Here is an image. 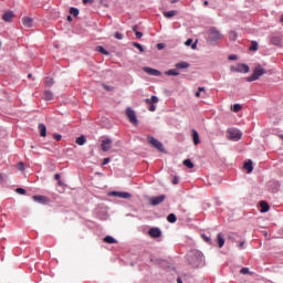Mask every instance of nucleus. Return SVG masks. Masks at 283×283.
<instances>
[{
	"instance_id": "f257e3e1",
	"label": "nucleus",
	"mask_w": 283,
	"mask_h": 283,
	"mask_svg": "<svg viewBox=\"0 0 283 283\" xmlns=\"http://www.w3.org/2000/svg\"><path fill=\"white\" fill-rule=\"evenodd\" d=\"M188 264L192 266V269H199L205 263V255L202 252L198 250L190 251L187 255Z\"/></svg>"
},
{
	"instance_id": "f03ea898",
	"label": "nucleus",
	"mask_w": 283,
	"mask_h": 283,
	"mask_svg": "<svg viewBox=\"0 0 283 283\" xmlns=\"http://www.w3.org/2000/svg\"><path fill=\"white\" fill-rule=\"evenodd\" d=\"M220 39H222V33H220L218 29L211 28L208 31V38H207L208 43H218Z\"/></svg>"
},
{
	"instance_id": "7ed1b4c3",
	"label": "nucleus",
	"mask_w": 283,
	"mask_h": 283,
	"mask_svg": "<svg viewBox=\"0 0 283 283\" xmlns=\"http://www.w3.org/2000/svg\"><path fill=\"white\" fill-rule=\"evenodd\" d=\"M264 74H266V70H264L262 66H256L253 74L247 77V81L249 83H253V81H258V78H260V76H264Z\"/></svg>"
},
{
	"instance_id": "20e7f679",
	"label": "nucleus",
	"mask_w": 283,
	"mask_h": 283,
	"mask_svg": "<svg viewBox=\"0 0 283 283\" xmlns=\"http://www.w3.org/2000/svg\"><path fill=\"white\" fill-rule=\"evenodd\" d=\"M228 136L230 140H241L242 139V132L231 128L228 130Z\"/></svg>"
},
{
	"instance_id": "39448f33",
	"label": "nucleus",
	"mask_w": 283,
	"mask_h": 283,
	"mask_svg": "<svg viewBox=\"0 0 283 283\" xmlns=\"http://www.w3.org/2000/svg\"><path fill=\"white\" fill-rule=\"evenodd\" d=\"M147 140L150 145H153V147H155V149H158V151H165V146L163 145V143L158 142V139L148 136Z\"/></svg>"
},
{
	"instance_id": "423d86ee",
	"label": "nucleus",
	"mask_w": 283,
	"mask_h": 283,
	"mask_svg": "<svg viewBox=\"0 0 283 283\" xmlns=\"http://www.w3.org/2000/svg\"><path fill=\"white\" fill-rule=\"evenodd\" d=\"M126 116L129 119V123L133 125H138V118L136 117V112L130 107L126 108Z\"/></svg>"
},
{
	"instance_id": "0eeeda50",
	"label": "nucleus",
	"mask_w": 283,
	"mask_h": 283,
	"mask_svg": "<svg viewBox=\"0 0 283 283\" xmlns=\"http://www.w3.org/2000/svg\"><path fill=\"white\" fill-rule=\"evenodd\" d=\"M166 198L167 197L165 195H160L158 197H150L148 201L153 207H158V205H163V202H165Z\"/></svg>"
},
{
	"instance_id": "6e6552de",
	"label": "nucleus",
	"mask_w": 283,
	"mask_h": 283,
	"mask_svg": "<svg viewBox=\"0 0 283 283\" xmlns=\"http://www.w3.org/2000/svg\"><path fill=\"white\" fill-rule=\"evenodd\" d=\"M232 72H240L243 74H249V65L247 64H237L235 66H230Z\"/></svg>"
},
{
	"instance_id": "1a4fd4ad",
	"label": "nucleus",
	"mask_w": 283,
	"mask_h": 283,
	"mask_svg": "<svg viewBox=\"0 0 283 283\" xmlns=\"http://www.w3.org/2000/svg\"><path fill=\"white\" fill-rule=\"evenodd\" d=\"M109 196H113L114 198H122L123 200H128V198H132V193L120 191H112Z\"/></svg>"
},
{
	"instance_id": "9d476101",
	"label": "nucleus",
	"mask_w": 283,
	"mask_h": 283,
	"mask_svg": "<svg viewBox=\"0 0 283 283\" xmlns=\"http://www.w3.org/2000/svg\"><path fill=\"white\" fill-rule=\"evenodd\" d=\"M114 142H112L111 138H105L102 140V144H101V149L102 151H109V149H112V145H113Z\"/></svg>"
},
{
	"instance_id": "9b49d317",
	"label": "nucleus",
	"mask_w": 283,
	"mask_h": 283,
	"mask_svg": "<svg viewBox=\"0 0 283 283\" xmlns=\"http://www.w3.org/2000/svg\"><path fill=\"white\" fill-rule=\"evenodd\" d=\"M148 233L150 238H160L163 235V231L159 228H151Z\"/></svg>"
},
{
	"instance_id": "f8f14e48",
	"label": "nucleus",
	"mask_w": 283,
	"mask_h": 283,
	"mask_svg": "<svg viewBox=\"0 0 283 283\" xmlns=\"http://www.w3.org/2000/svg\"><path fill=\"white\" fill-rule=\"evenodd\" d=\"M270 42L272 43V45L282 46V36L281 35H272L270 38Z\"/></svg>"
},
{
	"instance_id": "ddd939ff",
	"label": "nucleus",
	"mask_w": 283,
	"mask_h": 283,
	"mask_svg": "<svg viewBox=\"0 0 283 283\" xmlns=\"http://www.w3.org/2000/svg\"><path fill=\"white\" fill-rule=\"evenodd\" d=\"M34 24V20L30 17H24L22 18V25H24V28H32V25Z\"/></svg>"
},
{
	"instance_id": "4468645a",
	"label": "nucleus",
	"mask_w": 283,
	"mask_h": 283,
	"mask_svg": "<svg viewBox=\"0 0 283 283\" xmlns=\"http://www.w3.org/2000/svg\"><path fill=\"white\" fill-rule=\"evenodd\" d=\"M33 200H34V202H39L40 205H45L49 202L48 197L39 196V195L33 196Z\"/></svg>"
},
{
	"instance_id": "2eb2a0df",
	"label": "nucleus",
	"mask_w": 283,
	"mask_h": 283,
	"mask_svg": "<svg viewBox=\"0 0 283 283\" xmlns=\"http://www.w3.org/2000/svg\"><path fill=\"white\" fill-rule=\"evenodd\" d=\"M144 71L146 72V74H150V76H160V71L151 69V67H145Z\"/></svg>"
},
{
	"instance_id": "dca6fc26",
	"label": "nucleus",
	"mask_w": 283,
	"mask_h": 283,
	"mask_svg": "<svg viewBox=\"0 0 283 283\" xmlns=\"http://www.w3.org/2000/svg\"><path fill=\"white\" fill-rule=\"evenodd\" d=\"M2 19L7 22L10 23L12 22V19H14V12L8 11L2 15Z\"/></svg>"
},
{
	"instance_id": "f3484780",
	"label": "nucleus",
	"mask_w": 283,
	"mask_h": 283,
	"mask_svg": "<svg viewBox=\"0 0 283 283\" xmlns=\"http://www.w3.org/2000/svg\"><path fill=\"white\" fill-rule=\"evenodd\" d=\"M39 132H40V136H42V138H45V136H48V127H45V124H39Z\"/></svg>"
},
{
	"instance_id": "a211bd4d",
	"label": "nucleus",
	"mask_w": 283,
	"mask_h": 283,
	"mask_svg": "<svg viewBox=\"0 0 283 283\" xmlns=\"http://www.w3.org/2000/svg\"><path fill=\"white\" fill-rule=\"evenodd\" d=\"M192 140L195 145H200V135L196 129H192Z\"/></svg>"
},
{
	"instance_id": "6ab92c4d",
	"label": "nucleus",
	"mask_w": 283,
	"mask_h": 283,
	"mask_svg": "<svg viewBox=\"0 0 283 283\" xmlns=\"http://www.w3.org/2000/svg\"><path fill=\"white\" fill-rule=\"evenodd\" d=\"M163 14L166 19H172V17H176V14H178V11L176 10L164 11Z\"/></svg>"
},
{
	"instance_id": "aec40b11",
	"label": "nucleus",
	"mask_w": 283,
	"mask_h": 283,
	"mask_svg": "<svg viewBox=\"0 0 283 283\" xmlns=\"http://www.w3.org/2000/svg\"><path fill=\"white\" fill-rule=\"evenodd\" d=\"M166 76H180L178 69H171L165 72Z\"/></svg>"
},
{
	"instance_id": "412c9836",
	"label": "nucleus",
	"mask_w": 283,
	"mask_h": 283,
	"mask_svg": "<svg viewBox=\"0 0 283 283\" xmlns=\"http://www.w3.org/2000/svg\"><path fill=\"white\" fill-rule=\"evenodd\" d=\"M104 242H106V244H117L118 241L116 239H114V237L112 235H107L103 239Z\"/></svg>"
},
{
	"instance_id": "4be33fe9",
	"label": "nucleus",
	"mask_w": 283,
	"mask_h": 283,
	"mask_svg": "<svg viewBox=\"0 0 283 283\" xmlns=\"http://www.w3.org/2000/svg\"><path fill=\"white\" fill-rule=\"evenodd\" d=\"M217 242L219 244V249H222V247H224V234L219 233L217 235Z\"/></svg>"
},
{
	"instance_id": "5701e85b",
	"label": "nucleus",
	"mask_w": 283,
	"mask_h": 283,
	"mask_svg": "<svg viewBox=\"0 0 283 283\" xmlns=\"http://www.w3.org/2000/svg\"><path fill=\"white\" fill-rule=\"evenodd\" d=\"M260 207H261V213H266L269 209H271V207L269 206V203H266V201H261Z\"/></svg>"
},
{
	"instance_id": "b1692460",
	"label": "nucleus",
	"mask_w": 283,
	"mask_h": 283,
	"mask_svg": "<svg viewBox=\"0 0 283 283\" xmlns=\"http://www.w3.org/2000/svg\"><path fill=\"white\" fill-rule=\"evenodd\" d=\"M176 70H187L189 67V63L187 62H179L175 65Z\"/></svg>"
},
{
	"instance_id": "393cba45",
	"label": "nucleus",
	"mask_w": 283,
	"mask_h": 283,
	"mask_svg": "<svg viewBox=\"0 0 283 283\" xmlns=\"http://www.w3.org/2000/svg\"><path fill=\"white\" fill-rule=\"evenodd\" d=\"M243 167L247 169L248 174H251L253 171V161L248 160Z\"/></svg>"
},
{
	"instance_id": "a878e982",
	"label": "nucleus",
	"mask_w": 283,
	"mask_h": 283,
	"mask_svg": "<svg viewBox=\"0 0 283 283\" xmlns=\"http://www.w3.org/2000/svg\"><path fill=\"white\" fill-rule=\"evenodd\" d=\"M76 145H85V143H87V139L84 137V135H81L80 137L76 138L75 140Z\"/></svg>"
},
{
	"instance_id": "bb28decb",
	"label": "nucleus",
	"mask_w": 283,
	"mask_h": 283,
	"mask_svg": "<svg viewBox=\"0 0 283 283\" xmlns=\"http://www.w3.org/2000/svg\"><path fill=\"white\" fill-rule=\"evenodd\" d=\"M44 98H45V101H53L54 93H52V91H45L44 92Z\"/></svg>"
},
{
	"instance_id": "cd10ccee",
	"label": "nucleus",
	"mask_w": 283,
	"mask_h": 283,
	"mask_svg": "<svg viewBox=\"0 0 283 283\" xmlns=\"http://www.w3.org/2000/svg\"><path fill=\"white\" fill-rule=\"evenodd\" d=\"M96 52H99L101 54H105V56H108L109 51L105 50V48L98 45L95 48Z\"/></svg>"
},
{
	"instance_id": "c85d7f7f",
	"label": "nucleus",
	"mask_w": 283,
	"mask_h": 283,
	"mask_svg": "<svg viewBox=\"0 0 283 283\" xmlns=\"http://www.w3.org/2000/svg\"><path fill=\"white\" fill-rule=\"evenodd\" d=\"M146 103L148 105H154V103H158V97L156 95H153L150 98H146Z\"/></svg>"
},
{
	"instance_id": "c756f323",
	"label": "nucleus",
	"mask_w": 283,
	"mask_h": 283,
	"mask_svg": "<svg viewBox=\"0 0 283 283\" xmlns=\"http://www.w3.org/2000/svg\"><path fill=\"white\" fill-rule=\"evenodd\" d=\"M229 39H230V41H238V32L230 31L229 32Z\"/></svg>"
},
{
	"instance_id": "7c9ffc66",
	"label": "nucleus",
	"mask_w": 283,
	"mask_h": 283,
	"mask_svg": "<svg viewBox=\"0 0 283 283\" xmlns=\"http://www.w3.org/2000/svg\"><path fill=\"white\" fill-rule=\"evenodd\" d=\"M249 50L250 52H258V41H252Z\"/></svg>"
},
{
	"instance_id": "2f4dec72",
	"label": "nucleus",
	"mask_w": 283,
	"mask_h": 283,
	"mask_svg": "<svg viewBox=\"0 0 283 283\" xmlns=\"http://www.w3.org/2000/svg\"><path fill=\"white\" fill-rule=\"evenodd\" d=\"M167 220H168V222L174 224V222H176V220H178V218L176 217V214L170 213V214H168Z\"/></svg>"
},
{
	"instance_id": "473e14b6",
	"label": "nucleus",
	"mask_w": 283,
	"mask_h": 283,
	"mask_svg": "<svg viewBox=\"0 0 283 283\" xmlns=\"http://www.w3.org/2000/svg\"><path fill=\"white\" fill-rule=\"evenodd\" d=\"M184 165L185 167H188V169H193V163L191 161V159H185Z\"/></svg>"
},
{
	"instance_id": "72a5a7b5",
	"label": "nucleus",
	"mask_w": 283,
	"mask_h": 283,
	"mask_svg": "<svg viewBox=\"0 0 283 283\" xmlns=\"http://www.w3.org/2000/svg\"><path fill=\"white\" fill-rule=\"evenodd\" d=\"M69 12H70V14H72L74 17H78V13H80L78 9L74 8V7H71Z\"/></svg>"
},
{
	"instance_id": "f704fd0d",
	"label": "nucleus",
	"mask_w": 283,
	"mask_h": 283,
	"mask_svg": "<svg viewBox=\"0 0 283 283\" xmlns=\"http://www.w3.org/2000/svg\"><path fill=\"white\" fill-rule=\"evenodd\" d=\"M45 85H48V87H52V85H54V78L46 77Z\"/></svg>"
},
{
	"instance_id": "c9c22d12",
	"label": "nucleus",
	"mask_w": 283,
	"mask_h": 283,
	"mask_svg": "<svg viewBox=\"0 0 283 283\" xmlns=\"http://www.w3.org/2000/svg\"><path fill=\"white\" fill-rule=\"evenodd\" d=\"M134 48H137V50H139V52H145V49L140 45V43L138 42H133Z\"/></svg>"
},
{
	"instance_id": "e433bc0d",
	"label": "nucleus",
	"mask_w": 283,
	"mask_h": 283,
	"mask_svg": "<svg viewBox=\"0 0 283 283\" xmlns=\"http://www.w3.org/2000/svg\"><path fill=\"white\" fill-rule=\"evenodd\" d=\"M240 109H242V105H240V104H234L232 107V112H234V113L240 112Z\"/></svg>"
},
{
	"instance_id": "4c0bfd02",
	"label": "nucleus",
	"mask_w": 283,
	"mask_h": 283,
	"mask_svg": "<svg viewBox=\"0 0 283 283\" xmlns=\"http://www.w3.org/2000/svg\"><path fill=\"white\" fill-rule=\"evenodd\" d=\"M15 191L17 193H20V196H25V189L23 188H18Z\"/></svg>"
},
{
	"instance_id": "58836bf2",
	"label": "nucleus",
	"mask_w": 283,
	"mask_h": 283,
	"mask_svg": "<svg viewBox=\"0 0 283 283\" xmlns=\"http://www.w3.org/2000/svg\"><path fill=\"white\" fill-rule=\"evenodd\" d=\"M115 39H117L118 41H123V35L120 32H115Z\"/></svg>"
},
{
	"instance_id": "ea45409f",
	"label": "nucleus",
	"mask_w": 283,
	"mask_h": 283,
	"mask_svg": "<svg viewBox=\"0 0 283 283\" xmlns=\"http://www.w3.org/2000/svg\"><path fill=\"white\" fill-rule=\"evenodd\" d=\"M240 273H241L242 275L249 274V268H243V269H241V270H240Z\"/></svg>"
},
{
	"instance_id": "a19ab883",
	"label": "nucleus",
	"mask_w": 283,
	"mask_h": 283,
	"mask_svg": "<svg viewBox=\"0 0 283 283\" xmlns=\"http://www.w3.org/2000/svg\"><path fill=\"white\" fill-rule=\"evenodd\" d=\"M54 140H56L57 143L61 140V138H63V136H61V134H55L53 135Z\"/></svg>"
},
{
	"instance_id": "79ce46f5",
	"label": "nucleus",
	"mask_w": 283,
	"mask_h": 283,
	"mask_svg": "<svg viewBox=\"0 0 283 283\" xmlns=\"http://www.w3.org/2000/svg\"><path fill=\"white\" fill-rule=\"evenodd\" d=\"M201 238L205 240V242L211 243V238L207 237L206 234H202Z\"/></svg>"
},
{
	"instance_id": "37998d69",
	"label": "nucleus",
	"mask_w": 283,
	"mask_h": 283,
	"mask_svg": "<svg viewBox=\"0 0 283 283\" xmlns=\"http://www.w3.org/2000/svg\"><path fill=\"white\" fill-rule=\"evenodd\" d=\"M136 39H143V32L136 31L135 32Z\"/></svg>"
},
{
	"instance_id": "c03bdc74",
	"label": "nucleus",
	"mask_w": 283,
	"mask_h": 283,
	"mask_svg": "<svg viewBox=\"0 0 283 283\" xmlns=\"http://www.w3.org/2000/svg\"><path fill=\"white\" fill-rule=\"evenodd\" d=\"M148 109H149V112H156V105L150 104Z\"/></svg>"
},
{
	"instance_id": "a18cd8bd",
	"label": "nucleus",
	"mask_w": 283,
	"mask_h": 283,
	"mask_svg": "<svg viewBox=\"0 0 283 283\" xmlns=\"http://www.w3.org/2000/svg\"><path fill=\"white\" fill-rule=\"evenodd\" d=\"M191 43H193V40H192V39H188V40L185 42V45L189 46V45H191Z\"/></svg>"
},
{
	"instance_id": "49530a36",
	"label": "nucleus",
	"mask_w": 283,
	"mask_h": 283,
	"mask_svg": "<svg viewBox=\"0 0 283 283\" xmlns=\"http://www.w3.org/2000/svg\"><path fill=\"white\" fill-rule=\"evenodd\" d=\"M238 60V55H230L229 56V61H237Z\"/></svg>"
},
{
	"instance_id": "de8ad7c7",
	"label": "nucleus",
	"mask_w": 283,
	"mask_h": 283,
	"mask_svg": "<svg viewBox=\"0 0 283 283\" xmlns=\"http://www.w3.org/2000/svg\"><path fill=\"white\" fill-rule=\"evenodd\" d=\"M108 164H109V158H104L102 165L105 166V165H108Z\"/></svg>"
},
{
	"instance_id": "09e8293b",
	"label": "nucleus",
	"mask_w": 283,
	"mask_h": 283,
	"mask_svg": "<svg viewBox=\"0 0 283 283\" xmlns=\"http://www.w3.org/2000/svg\"><path fill=\"white\" fill-rule=\"evenodd\" d=\"M157 48H158L159 50H165V44L158 43V44H157Z\"/></svg>"
},
{
	"instance_id": "8fccbe9b",
	"label": "nucleus",
	"mask_w": 283,
	"mask_h": 283,
	"mask_svg": "<svg viewBox=\"0 0 283 283\" xmlns=\"http://www.w3.org/2000/svg\"><path fill=\"white\" fill-rule=\"evenodd\" d=\"M19 169H20V171H23V169H25L23 163H20V164H19Z\"/></svg>"
},
{
	"instance_id": "3c124183",
	"label": "nucleus",
	"mask_w": 283,
	"mask_h": 283,
	"mask_svg": "<svg viewBox=\"0 0 283 283\" xmlns=\"http://www.w3.org/2000/svg\"><path fill=\"white\" fill-rule=\"evenodd\" d=\"M54 178H55V180H61V175L60 174H55V176H54Z\"/></svg>"
},
{
	"instance_id": "603ef678",
	"label": "nucleus",
	"mask_w": 283,
	"mask_h": 283,
	"mask_svg": "<svg viewBox=\"0 0 283 283\" xmlns=\"http://www.w3.org/2000/svg\"><path fill=\"white\" fill-rule=\"evenodd\" d=\"M172 185H178V177H175V178H174Z\"/></svg>"
},
{
	"instance_id": "864d4df0",
	"label": "nucleus",
	"mask_w": 283,
	"mask_h": 283,
	"mask_svg": "<svg viewBox=\"0 0 283 283\" xmlns=\"http://www.w3.org/2000/svg\"><path fill=\"white\" fill-rule=\"evenodd\" d=\"M133 32H135V33L138 32V25L133 27Z\"/></svg>"
},
{
	"instance_id": "5fc2aeb1",
	"label": "nucleus",
	"mask_w": 283,
	"mask_h": 283,
	"mask_svg": "<svg viewBox=\"0 0 283 283\" xmlns=\"http://www.w3.org/2000/svg\"><path fill=\"white\" fill-rule=\"evenodd\" d=\"M245 242L242 241L241 243H239V249H242V247H244Z\"/></svg>"
},
{
	"instance_id": "6e6d98bb",
	"label": "nucleus",
	"mask_w": 283,
	"mask_h": 283,
	"mask_svg": "<svg viewBox=\"0 0 283 283\" xmlns=\"http://www.w3.org/2000/svg\"><path fill=\"white\" fill-rule=\"evenodd\" d=\"M66 20L72 23V15H67Z\"/></svg>"
},
{
	"instance_id": "4d7b16f0",
	"label": "nucleus",
	"mask_w": 283,
	"mask_h": 283,
	"mask_svg": "<svg viewBox=\"0 0 283 283\" xmlns=\"http://www.w3.org/2000/svg\"><path fill=\"white\" fill-rule=\"evenodd\" d=\"M57 185H59L60 187H62V186H63V181H61V179L57 180Z\"/></svg>"
},
{
	"instance_id": "13d9d810",
	"label": "nucleus",
	"mask_w": 283,
	"mask_h": 283,
	"mask_svg": "<svg viewBox=\"0 0 283 283\" xmlns=\"http://www.w3.org/2000/svg\"><path fill=\"white\" fill-rule=\"evenodd\" d=\"M197 98H200V91L196 92Z\"/></svg>"
},
{
	"instance_id": "bf43d9fd",
	"label": "nucleus",
	"mask_w": 283,
	"mask_h": 283,
	"mask_svg": "<svg viewBox=\"0 0 283 283\" xmlns=\"http://www.w3.org/2000/svg\"><path fill=\"white\" fill-rule=\"evenodd\" d=\"M198 91L199 92H205V87L201 86V87L198 88Z\"/></svg>"
},
{
	"instance_id": "052dcab7",
	"label": "nucleus",
	"mask_w": 283,
	"mask_h": 283,
	"mask_svg": "<svg viewBox=\"0 0 283 283\" xmlns=\"http://www.w3.org/2000/svg\"><path fill=\"white\" fill-rule=\"evenodd\" d=\"M191 48H192V50H196V48H197L196 43H193V44L191 45Z\"/></svg>"
},
{
	"instance_id": "680f3d73",
	"label": "nucleus",
	"mask_w": 283,
	"mask_h": 283,
	"mask_svg": "<svg viewBox=\"0 0 283 283\" xmlns=\"http://www.w3.org/2000/svg\"><path fill=\"white\" fill-rule=\"evenodd\" d=\"M203 4H205V6H209V1L206 0V1L203 2Z\"/></svg>"
},
{
	"instance_id": "e2e57ef3",
	"label": "nucleus",
	"mask_w": 283,
	"mask_h": 283,
	"mask_svg": "<svg viewBox=\"0 0 283 283\" xmlns=\"http://www.w3.org/2000/svg\"><path fill=\"white\" fill-rule=\"evenodd\" d=\"M90 2V0H83V3L84 4H86V3H88Z\"/></svg>"
},
{
	"instance_id": "0e129e2a",
	"label": "nucleus",
	"mask_w": 283,
	"mask_h": 283,
	"mask_svg": "<svg viewBox=\"0 0 283 283\" xmlns=\"http://www.w3.org/2000/svg\"><path fill=\"white\" fill-rule=\"evenodd\" d=\"M177 283H182V280H180V279H177Z\"/></svg>"
},
{
	"instance_id": "69168bd1",
	"label": "nucleus",
	"mask_w": 283,
	"mask_h": 283,
	"mask_svg": "<svg viewBox=\"0 0 283 283\" xmlns=\"http://www.w3.org/2000/svg\"><path fill=\"white\" fill-rule=\"evenodd\" d=\"M1 180H3V175L0 174V182H1Z\"/></svg>"
},
{
	"instance_id": "338daca9",
	"label": "nucleus",
	"mask_w": 283,
	"mask_h": 283,
	"mask_svg": "<svg viewBox=\"0 0 283 283\" xmlns=\"http://www.w3.org/2000/svg\"><path fill=\"white\" fill-rule=\"evenodd\" d=\"M171 3H178V0H172Z\"/></svg>"
},
{
	"instance_id": "774afa93",
	"label": "nucleus",
	"mask_w": 283,
	"mask_h": 283,
	"mask_svg": "<svg viewBox=\"0 0 283 283\" xmlns=\"http://www.w3.org/2000/svg\"><path fill=\"white\" fill-rule=\"evenodd\" d=\"M281 23H283V14H282V17H281Z\"/></svg>"
}]
</instances>
